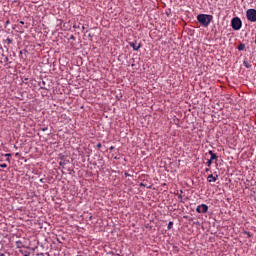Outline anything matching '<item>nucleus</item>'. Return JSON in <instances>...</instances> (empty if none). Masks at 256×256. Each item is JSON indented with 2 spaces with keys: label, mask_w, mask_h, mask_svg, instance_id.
<instances>
[{
  "label": "nucleus",
  "mask_w": 256,
  "mask_h": 256,
  "mask_svg": "<svg viewBox=\"0 0 256 256\" xmlns=\"http://www.w3.org/2000/svg\"><path fill=\"white\" fill-rule=\"evenodd\" d=\"M0 167H1L2 169H7V164H0Z\"/></svg>",
  "instance_id": "4468645a"
},
{
  "label": "nucleus",
  "mask_w": 256,
  "mask_h": 256,
  "mask_svg": "<svg viewBox=\"0 0 256 256\" xmlns=\"http://www.w3.org/2000/svg\"><path fill=\"white\" fill-rule=\"evenodd\" d=\"M130 175H129V173H125V177H129Z\"/></svg>",
  "instance_id": "6ab92c4d"
},
{
  "label": "nucleus",
  "mask_w": 256,
  "mask_h": 256,
  "mask_svg": "<svg viewBox=\"0 0 256 256\" xmlns=\"http://www.w3.org/2000/svg\"><path fill=\"white\" fill-rule=\"evenodd\" d=\"M217 179H219V175H217V174L215 176H213V174H210L207 177L208 183H215L217 181Z\"/></svg>",
  "instance_id": "39448f33"
},
{
  "label": "nucleus",
  "mask_w": 256,
  "mask_h": 256,
  "mask_svg": "<svg viewBox=\"0 0 256 256\" xmlns=\"http://www.w3.org/2000/svg\"><path fill=\"white\" fill-rule=\"evenodd\" d=\"M101 147H102L101 143H98V144H97V148H98V149H101Z\"/></svg>",
  "instance_id": "dca6fc26"
},
{
  "label": "nucleus",
  "mask_w": 256,
  "mask_h": 256,
  "mask_svg": "<svg viewBox=\"0 0 256 256\" xmlns=\"http://www.w3.org/2000/svg\"><path fill=\"white\" fill-rule=\"evenodd\" d=\"M246 17L248 21L255 23L256 21V10L255 9H248L246 12Z\"/></svg>",
  "instance_id": "7ed1b4c3"
},
{
  "label": "nucleus",
  "mask_w": 256,
  "mask_h": 256,
  "mask_svg": "<svg viewBox=\"0 0 256 256\" xmlns=\"http://www.w3.org/2000/svg\"><path fill=\"white\" fill-rule=\"evenodd\" d=\"M244 66L246 69H249L251 67V65H249V63H247V61H244Z\"/></svg>",
  "instance_id": "9b49d317"
},
{
  "label": "nucleus",
  "mask_w": 256,
  "mask_h": 256,
  "mask_svg": "<svg viewBox=\"0 0 256 256\" xmlns=\"http://www.w3.org/2000/svg\"><path fill=\"white\" fill-rule=\"evenodd\" d=\"M130 47H132L134 51H139V49H141V44L137 45L135 42H130Z\"/></svg>",
  "instance_id": "423d86ee"
},
{
  "label": "nucleus",
  "mask_w": 256,
  "mask_h": 256,
  "mask_svg": "<svg viewBox=\"0 0 256 256\" xmlns=\"http://www.w3.org/2000/svg\"><path fill=\"white\" fill-rule=\"evenodd\" d=\"M141 185V187H143V183L142 184H140Z\"/></svg>",
  "instance_id": "b1692460"
},
{
  "label": "nucleus",
  "mask_w": 256,
  "mask_h": 256,
  "mask_svg": "<svg viewBox=\"0 0 256 256\" xmlns=\"http://www.w3.org/2000/svg\"><path fill=\"white\" fill-rule=\"evenodd\" d=\"M243 233H244V235H247V237H251V233L250 232L244 231Z\"/></svg>",
  "instance_id": "2eb2a0df"
},
{
  "label": "nucleus",
  "mask_w": 256,
  "mask_h": 256,
  "mask_svg": "<svg viewBox=\"0 0 256 256\" xmlns=\"http://www.w3.org/2000/svg\"><path fill=\"white\" fill-rule=\"evenodd\" d=\"M179 203H183V195H178Z\"/></svg>",
  "instance_id": "f8f14e48"
},
{
  "label": "nucleus",
  "mask_w": 256,
  "mask_h": 256,
  "mask_svg": "<svg viewBox=\"0 0 256 256\" xmlns=\"http://www.w3.org/2000/svg\"><path fill=\"white\" fill-rule=\"evenodd\" d=\"M58 243H61V241H59V239H57Z\"/></svg>",
  "instance_id": "4be33fe9"
},
{
  "label": "nucleus",
  "mask_w": 256,
  "mask_h": 256,
  "mask_svg": "<svg viewBox=\"0 0 256 256\" xmlns=\"http://www.w3.org/2000/svg\"><path fill=\"white\" fill-rule=\"evenodd\" d=\"M0 256H5V254H0Z\"/></svg>",
  "instance_id": "5701e85b"
},
{
  "label": "nucleus",
  "mask_w": 256,
  "mask_h": 256,
  "mask_svg": "<svg viewBox=\"0 0 256 256\" xmlns=\"http://www.w3.org/2000/svg\"><path fill=\"white\" fill-rule=\"evenodd\" d=\"M205 171H206V173H209V171H211V169L206 168Z\"/></svg>",
  "instance_id": "f3484780"
},
{
  "label": "nucleus",
  "mask_w": 256,
  "mask_h": 256,
  "mask_svg": "<svg viewBox=\"0 0 256 256\" xmlns=\"http://www.w3.org/2000/svg\"><path fill=\"white\" fill-rule=\"evenodd\" d=\"M168 229H173V222L168 223Z\"/></svg>",
  "instance_id": "ddd939ff"
},
{
  "label": "nucleus",
  "mask_w": 256,
  "mask_h": 256,
  "mask_svg": "<svg viewBox=\"0 0 256 256\" xmlns=\"http://www.w3.org/2000/svg\"><path fill=\"white\" fill-rule=\"evenodd\" d=\"M238 51H243L245 49V44H240L237 47Z\"/></svg>",
  "instance_id": "6e6552de"
},
{
  "label": "nucleus",
  "mask_w": 256,
  "mask_h": 256,
  "mask_svg": "<svg viewBox=\"0 0 256 256\" xmlns=\"http://www.w3.org/2000/svg\"><path fill=\"white\" fill-rule=\"evenodd\" d=\"M197 21L202 25V27H209L211 25V22L213 21V15L209 14H199L197 16Z\"/></svg>",
  "instance_id": "f257e3e1"
},
{
  "label": "nucleus",
  "mask_w": 256,
  "mask_h": 256,
  "mask_svg": "<svg viewBox=\"0 0 256 256\" xmlns=\"http://www.w3.org/2000/svg\"><path fill=\"white\" fill-rule=\"evenodd\" d=\"M4 43H7V45H11V43H13V40H11V38H7L6 40H4Z\"/></svg>",
  "instance_id": "1a4fd4ad"
},
{
  "label": "nucleus",
  "mask_w": 256,
  "mask_h": 256,
  "mask_svg": "<svg viewBox=\"0 0 256 256\" xmlns=\"http://www.w3.org/2000/svg\"><path fill=\"white\" fill-rule=\"evenodd\" d=\"M20 24H21V25H25V22H23V21H20Z\"/></svg>",
  "instance_id": "a211bd4d"
},
{
  "label": "nucleus",
  "mask_w": 256,
  "mask_h": 256,
  "mask_svg": "<svg viewBox=\"0 0 256 256\" xmlns=\"http://www.w3.org/2000/svg\"><path fill=\"white\" fill-rule=\"evenodd\" d=\"M196 211L198 213H207L209 211V206H207L206 204L198 205Z\"/></svg>",
  "instance_id": "20e7f679"
},
{
  "label": "nucleus",
  "mask_w": 256,
  "mask_h": 256,
  "mask_svg": "<svg viewBox=\"0 0 256 256\" xmlns=\"http://www.w3.org/2000/svg\"><path fill=\"white\" fill-rule=\"evenodd\" d=\"M110 149H113V147H111Z\"/></svg>",
  "instance_id": "393cba45"
},
{
  "label": "nucleus",
  "mask_w": 256,
  "mask_h": 256,
  "mask_svg": "<svg viewBox=\"0 0 256 256\" xmlns=\"http://www.w3.org/2000/svg\"><path fill=\"white\" fill-rule=\"evenodd\" d=\"M6 157H11V154H6Z\"/></svg>",
  "instance_id": "aec40b11"
},
{
  "label": "nucleus",
  "mask_w": 256,
  "mask_h": 256,
  "mask_svg": "<svg viewBox=\"0 0 256 256\" xmlns=\"http://www.w3.org/2000/svg\"><path fill=\"white\" fill-rule=\"evenodd\" d=\"M6 161H8V162H9V161H11V159L7 158V159H6Z\"/></svg>",
  "instance_id": "412c9836"
},
{
  "label": "nucleus",
  "mask_w": 256,
  "mask_h": 256,
  "mask_svg": "<svg viewBox=\"0 0 256 256\" xmlns=\"http://www.w3.org/2000/svg\"><path fill=\"white\" fill-rule=\"evenodd\" d=\"M208 153L210 155V160L215 161V159H217V154L213 153L212 150H209Z\"/></svg>",
  "instance_id": "0eeeda50"
},
{
  "label": "nucleus",
  "mask_w": 256,
  "mask_h": 256,
  "mask_svg": "<svg viewBox=\"0 0 256 256\" xmlns=\"http://www.w3.org/2000/svg\"><path fill=\"white\" fill-rule=\"evenodd\" d=\"M206 165H207V167H211V165H213V160L209 159V160L206 162Z\"/></svg>",
  "instance_id": "9d476101"
},
{
  "label": "nucleus",
  "mask_w": 256,
  "mask_h": 256,
  "mask_svg": "<svg viewBox=\"0 0 256 256\" xmlns=\"http://www.w3.org/2000/svg\"><path fill=\"white\" fill-rule=\"evenodd\" d=\"M231 25H232V29H234V31H239V29H241V19L239 17L233 18L231 21Z\"/></svg>",
  "instance_id": "f03ea898"
}]
</instances>
